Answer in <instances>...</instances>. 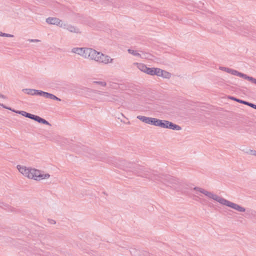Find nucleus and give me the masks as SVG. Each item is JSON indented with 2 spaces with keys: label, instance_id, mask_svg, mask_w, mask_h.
Segmentation results:
<instances>
[{
  "label": "nucleus",
  "instance_id": "f257e3e1",
  "mask_svg": "<svg viewBox=\"0 0 256 256\" xmlns=\"http://www.w3.org/2000/svg\"><path fill=\"white\" fill-rule=\"evenodd\" d=\"M193 190L196 192L198 194V192L204 194L208 198L214 200L222 205L226 206L232 208H233L239 212H244L246 208L240 205L231 202L222 197H220L212 192L206 190L200 187L196 186L193 188Z\"/></svg>",
  "mask_w": 256,
  "mask_h": 256
},
{
  "label": "nucleus",
  "instance_id": "f03ea898",
  "mask_svg": "<svg viewBox=\"0 0 256 256\" xmlns=\"http://www.w3.org/2000/svg\"><path fill=\"white\" fill-rule=\"evenodd\" d=\"M119 167L127 173V176L137 175L140 176H146L144 174V172H148V168L140 166L136 164L128 162L125 160L120 162Z\"/></svg>",
  "mask_w": 256,
  "mask_h": 256
},
{
  "label": "nucleus",
  "instance_id": "7ed1b4c3",
  "mask_svg": "<svg viewBox=\"0 0 256 256\" xmlns=\"http://www.w3.org/2000/svg\"><path fill=\"white\" fill-rule=\"evenodd\" d=\"M22 91L27 94L30 96H40L46 98H50L53 100H56L58 101H61V100L54 96V94L48 93L47 92H43L40 90H37L35 89L32 88H24L22 90Z\"/></svg>",
  "mask_w": 256,
  "mask_h": 256
},
{
  "label": "nucleus",
  "instance_id": "20e7f679",
  "mask_svg": "<svg viewBox=\"0 0 256 256\" xmlns=\"http://www.w3.org/2000/svg\"><path fill=\"white\" fill-rule=\"evenodd\" d=\"M162 178H163L162 183L166 186L178 190H180V182L178 178L170 175H166L165 177H162Z\"/></svg>",
  "mask_w": 256,
  "mask_h": 256
},
{
  "label": "nucleus",
  "instance_id": "39448f33",
  "mask_svg": "<svg viewBox=\"0 0 256 256\" xmlns=\"http://www.w3.org/2000/svg\"><path fill=\"white\" fill-rule=\"evenodd\" d=\"M12 112L22 114V116L26 118L33 120L39 123H42L46 125L50 126V124L47 120L40 118L39 116L28 113L25 111L12 110Z\"/></svg>",
  "mask_w": 256,
  "mask_h": 256
},
{
  "label": "nucleus",
  "instance_id": "423d86ee",
  "mask_svg": "<svg viewBox=\"0 0 256 256\" xmlns=\"http://www.w3.org/2000/svg\"><path fill=\"white\" fill-rule=\"evenodd\" d=\"M50 177L48 174H44L42 172L37 169L32 168L30 179L36 180H40L44 179H48Z\"/></svg>",
  "mask_w": 256,
  "mask_h": 256
},
{
  "label": "nucleus",
  "instance_id": "0eeeda50",
  "mask_svg": "<svg viewBox=\"0 0 256 256\" xmlns=\"http://www.w3.org/2000/svg\"><path fill=\"white\" fill-rule=\"evenodd\" d=\"M219 69L221 70L224 71L232 75L236 76L242 78L244 79L247 80L251 82H252V79L254 78L253 77L248 76L246 74L239 72L236 70L230 68H228L220 66Z\"/></svg>",
  "mask_w": 256,
  "mask_h": 256
},
{
  "label": "nucleus",
  "instance_id": "6e6552de",
  "mask_svg": "<svg viewBox=\"0 0 256 256\" xmlns=\"http://www.w3.org/2000/svg\"><path fill=\"white\" fill-rule=\"evenodd\" d=\"M148 172H144L143 174H146V176H142L143 178H146L150 180L154 181V182H160L162 183L163 178L162 177H165L166 175H162V174H154L152 170L148 169Z\"/></svg>",
  "mask_w": 256,
  "mask_h": 256
},
{
  "label": "nucleus",
  "instance_id": "1a4fd4ad",
  "mask_svg": "<svg viewBox=\"0 0 256 256\" xmlns=\"http://www.w3.org/2000/svg\"><path fill=\"white\" fill-rule=\"evenodd\" d=\"M92 60L99 63L108 64L109 63H112L114 59L112 58L110 56L100 52L99 54L97 55V56H95Z\"/></svg>",
  "mask_w": 256,
  "mask_h": 256
},
{
  "label": "nucleus",
  "instance_id": "9d476101",
  "mask_svg": "<svg viewBox=\"0 0 256 256\" xmlns=\"http://www.w3.org/2000/svg\"><path fill=\"white\" fill-rule=\"evenodd\" d=\"M104 95V97L100 98L99 100L101 102H114L118 100V98L116 96L110 94L108 92H102V94Z\"/></svg>",
  "mask_w": 256,
  "mask_h": 256
},
{
  "label": "nucleus",
  "instance_id": "9b49d317",
  "mask_svg": "<svg viewBox=\"0 0 256 256\" xmlns=\"http://www.w3.org/2000/svg\"><path fill=\"white\" fill-rule=\"evenodd\" d=\"M19 172L24 176L30 178V177L31 168H27L26 166L18 165L16 166Z\"/></svg>",
  "mask_w": 256,
  "mask_h": 256
},
{
  "label": "nucleus",
  "instance_id": "f8f14e48",
  "mask_svg": "<svg viewBox=\"0 0 256 256\" xmlns=\"http://www.w3.org/2000/svg\"><path fill=\"white\" fill-rule=\"evenodd\" d=\"M88 48H73L72 49V52L78 54L83 58H85L86 56V52L88 50Z\"/></svg>",
  "mask_w": 256,
  "mask_h": 256
},
{
  "label": "nucleus",
  "instance_id": "ddd939ff",
  "mask_svg": "<svg viewBox=\"0 0 256 256\" xmlns=\"http://www.w3.org/2000/svg\"><path fill=\"white\" fill-rule=\"evenodd\" d=\"M99 52L93 48H88L86 50L85 58L92 60L95 56H97V55L99 54Z\"/></svg>",
  "mask_w": 256,
  "mask_h": 256
},
{
  "label": "nucleus",
  "instance_id": "4468645a",
  "mask_svg": "<svg viewBox=\"0 0 256 256\" xmlns=\"http://www.w3.org/2000/svg\"><path fill=\"white\" fill-rule=\"evenodd\" d=\"M84 90H85V94L88 97H94V94H98L100 95L102 94V92L97 90H92L86 88H85Z\"/></svg>",
  "mask_w": 256,
  "mask_h": 256
},
{
  "label": "nucleus",
  "instance_id": "2eb2a0df",
  "mask_svg": "<svg viewBox=\"0 0 256 256\" xmlns=\"http://www.w3.org/2000/svg\"><path fill=\"white\" fill-rule=\"evenodd\" d=\"M46 22L50 24L58 26L61 23L62 20L57 18L49 17L46 19Z\"/></svg>",
  "mask_w": 256,
  "mask_h": 256
},
{
  "label": "nucleus",
  "instance_id": "dca6fc26",
  "mask_svg": "<svg viewBox=\"0 0 256 256\" xmlns=\"http://www.w3.org/2000/svg\"><path fill=\"white\" fill-rule=\"evenodd\" d=\"M0 208L10 212H15L16 208L0 200Z\"/></svg>",
  "mask_w": 256,
  "mask_h": 256
},
{
  "label": "nucleus",
  "instance_id": "f3484780",
  "mask_svg": "<svg viewBox=\"0 0 256 256\" xmlns=\"http://www.w3.org/2000/svg\"><path fill=\"white\" fill-rule=\"evenodd\" d=\"M168 126L166 128L171 129L172 130H182V128L176 124L172 123L170 121H168Z\"/></svg>",
  "mask_w": 256,
  "mask_h": 256
},
{
  "label": "nucleus",
  "instance_id": "a211bd4d",
  "mask_svg": "<svg viewBox=\"0 0 256 256\" xmlns=\"http://www.w3.org/2000/svg\"><path fill=\"white\" fill-rule=\"evenodd\" d=\"M84 150H86V152L89 154V156L92 158H96L97 153L93 150L88 148H84Z\"/></svg>",
  "mask_w": 256,
  "mask_h": 256
},
{
  "label": "nucleus",
  "instance_id": "6ab92c4d",
  "mask_svg": "<svg viewBox=\"0 0 256 256\" xmlns=\"http://www.w3.org/2000/svg\"><path fill=\"white\" fill-rule=\"evenodd\" d=\"M137 118L146 124H150L151 118L142 116H137Z\"/></svg>",
  "mask_w": 256,
  "mask_h": 256
},
{
  "label": "nucleus",
  "instance_id": "aec40b11",
  "mask_svg": "<svg viewBox=\"0 0 256 256\" xmlns=\"http://www.w3.org/2000/svg\"><path fill=\"white\" fill-rule=\"evenodd\" d=\"M67 30L73 33L78 34L80 32V30L78 28L70 24H69L68 26V27Z\"/></svg>",
  "mask_w": 256,
  "mask_h": 256
},
{
  "label": "nucleus",
  "instance_id": "412c9836",
  "mask_svg": "<svg viewBox=\"0 0 256 256\" xmlns=\"http://www.w3.org/2000/svg\"><path fill=\"white\" fill-rule=\"evenodd\" d=\"M230 99L231 100H234L236 102H238L240 103H241V104H246V105H247L250 107H251V106L252 104V103H250V102H246V101H244V100H241L240 99H238L237 98H236L234 97H232V96H230Z\"/></svg>",
  "mask_w": 256,
  "mask_h": 256
},
{
  "label": "nucleus",
  "instance_id": "4be33fe9",
  "mask_svg": "<svg viewBox=\"0 0 256 256\" xmlns=\"http://www.w3.org/2000/svg\"><path fill=\"white\" fill-rule=\"evenodd\" d=\"M134 64H136L138 68L141 70L142 72H146V71L147 70L148 67L143 64H139V63H135Z\"/></svg>",
  "mask_w": 256,
  "mask_h": 256
},
{
  "label": "nucleus",
  "instance_id": "5701e85b",
  "mask_svg": "<svg viewBox=\"0 0 256 256\" xmlns=\"http://www.w3.org/2000/svg\"><path fill=\"white\" fill-rule=\"evenodd\" d=\"M160 121V120H159V119L151 118L150 124H152V125L155 126H158Z\"/></svg>",
  "mask_w": 256,
  "mask_h": 256
},
{
  "label": "nucleus",
  "instance_id": "b1692460",
  "mask_svg": "<svg viewBox=\"0 0 256 256\" xmlns=\"http://www.w3.org/2000/svg\"><path fill=\"white\" fill-rule=\"evenodd\" d=\"M168 120H160L158 126L162 128H167Z\"/></svg>",
  "mask_w": 256,
  "mask_h": 256
},
{
  "label": "nucleus",
  "instance_id": "393cba45",
  "mask_svg": "<svg viewBox=\"0 0 256 256\" xmlns=\"http://www.w3.org/2000/svg\"><path fill=\"white\" fill-rule=\"evenodd\" d=\"M160 76L166 78H170L171 76V74L169 72L162 70Z\"/></svg>",
  "mask_w": 256,
  "mask_h": 256
},
{
  "label": "nucleus",
  "instance_id": "a878e982",
  "mask_svg": "<svg viewBox=\"0 0 256 256\" xmlns=\"http://www.w3.org/2000/svg\"><path fill=\"white\" fill-rule=\"evenodd\" d=\"M154 68H148L147 70L146 71V74L151 75V76H154Z\"/></svg>",
  "mask_w": 256,
  "mask_h": 256
},
{
  "label": "nucleus",
  "instance_id": "bb28decb",
  "mask_svg": "<svg viewBox=\"0 0 256 256\" xmlns=\"http://www.w3.org/2000/svg\"><path fill=\"white\" fill-rule=\"evenodd\" d=\"M128 52L129 54H132L133 56H138V57H141V55L136 50H132L131 49H128Z\"/></svg>",
  "mask_w": 256,
  "mask_h": 256
},
{
  "label": "nucleus",
  "instance_id": "cd10ccee",
  "mask_svg": "<svg viewBox=\"0 0 256 256\" xmlns=\"http://www.w3.org/2000/svg\"><path fill=\"white\" fill-rule=\"evenodd\" d=\"M154 70V75H156L158 76H160L162 70L159 68H155Z\"/></svg>",
  "mask_w": 256,
  "mask_h": 256
},
{
  "label": "nucleus",
  "instance_id": "c85d7f7f",
  "mask_svg": "<svg viewBox=\"0 0 256 256\" xmlns=\"http://www.w3.org/2000/svg\"><path fill=\"white\" fill-rule=\"evenodd\" d=\"M244 152L248 154H250V155H252V156H256V150H250V149H248Z\"/></svg>",
  "mask_w": 256,
  "mask_h": 256
},
{
  "label": "nucleus",
  "instance_id": "c756f323",
  "mask_svg": "<svg viewBox=\"0 0 256 256\" xmlns=\"http://www.w3.org/2000/svg\"><path fill=\"white\" fill-rule=\"evenodd\" d=\"M93 83L100 85L102 86H106V82L104 81H94Z\"/></svg>",
  "mask_w": 256,
  "mask_h": 256
},
{
  "label": "nucleus",
  "instance_id": "7c9ffc66",
  "mask_svg": "<svg viewBox=\"0 0 256 256\" xmlns=\"http://www.w3.org/2000/svg\"><path fill=\"white\" fill-rule=\"evenodd\" d=\"M0 36L8 37V38H13L14 37V35H12V34H6V33H3V32H0Z\"/></svg>",
  "mask_w": 256,
  "mask_h": 256
},
{
  "label": "nucleus",
  "instance_id": "2f4dec72",
  "mask_svg": "<svg viewBox=\"0 0 256 256\" xmlns=\"http://www.w3.org/2000/svg\"><path fill=\"white\" fill-rule=\"evenodd\" d=\"M68 26H69L68 24H66V23H64L62 22H61V23H60V24H58V26H60V28H66V30H67L68 27Z\"/></svg>",
  "mask_w": 256,
  "mask_h": 256
},
{
  "label": "nucleus",
  "instance_id": "473e14b6",
  "mask_svg": "<svg viewBox=\"0 0 256 256\" xmlns=\"http://www.w3.org/2000/svg\"><path fill=\"white\" fill-rule=\"evenodd\" d=\"M28 40L30 42H40V40H37V39H29V40Z\"/></svg>",
  "mask_w": 256,
  "mask_h": 256
},
{
  "label": "nucleus",
  "instance_id": "72a5a7b5",
  "mask_svg": "<svg viewBox=\"0 0 256 256\" xmlns=\"http://www.w3.org/2000/svg\"><path fill=\"white\" fill-rule=\"evenodd\" d=\"M250 214H251V216H252L253 217L256 218V211L252 210V211L250 212Z\"/></svg>",
  "mask_w": 256,
  "mask_h": 256
},
{
  "label": "nucleus",
  "instance_id": "f704fd0d",
  "mask_svg": "<svg viewBox=\"0 0 256 256\" xmlns=\"http://www.w3.org/2000/svg\"><path fill=\"white\" fill-rule=\"evenodd\" d=\"M48 220L49 222V223L50 224H56V221L53 220L48 219Z\"/></svg>",
  "mask_w": 256,
  "mask_h": 256
},
{
  "label": "nucleus",
  "instance_id": "c9c22d12",
  "mask_svg": "<svg viewBox=\"0 0 256 256\" xmlns=\"http://www.w3.org/2000/svg\"><path fill=\"white\" fill-rule=\"evenodd\" d=\"M104 160L107 162H110V160L109 158H106V159L104 158V160Z\"/></svg>",
  "mask_w": 256,
  "mask_h": 256
},
{
  "label": "nucleus",
  "instance_id": "e433bc0d",
  "mask_svg": "<svg viewBox=\"0 0 256 256\" xmlns=\"http://www.w3.org/2000/svg\"><path fill=\"white\" fill-rule=\"evenodd\" d=\"M0 98H4V99L6 98V96H5L4 95H3L2 94H0Z\"/></svg>",
  "mask_w": 256,
  "mask_h": 256
},
{
  "label": "nucleus",
  "instance_id": "4c0bfd02",
  "mask_svg": "<svg viewBox=\"0 0 256 256\" xmlns=\"http://www.w3.org/2000/svg\"><path fill=\"white\" fill-rule=\"evenodd\" d=\"M0 106H2L3 108H8V107L6 106L5 105H4V104H0Z\"/></svg>",
  "mask_w": 256,
  "mask_h": 256
},
{
  "label": "nucleus",
  "instance_id": "58836bf2",
  "mask_svg": "<svg viewBox=\"0 0 256 256\" xmlns=\"http://www.w3.org/2000/svg\"><path fill=\"white\" fill-rule=\"evenodd\" d=\"M252 82L256 84V79L254 78Z\"/></svg>",
  "mask_w": 256,
  "mask_h": 256
},
{
  "label": "nucleus",
  "instance_id": "ea45409f",
  "mask_svg": "<svg viewBox=\"0 0 256 256\" xmlns=\"http://www.w3.org/2000/svg\"><path fill=\"white\" fill-rule=\"evenodd\" d=\"M251 108H252L256 110V105L254 104H252L251 106Z\"/></svg>",
  "mask_w": 256,
  "mask_h": 256
},
{
  "label": "nucleus",
  "instance_id": "a19ab883",
  "mask_svg": "<svg viewBox=\"0 0 256 256\" xmlns=\"http://www.w3.org/2000/svg\"><path fill=\"white\" fill-rule=\"evenodd\" d=\"M7 109H8V110H12H12H12V109L10 108V107H8V108H7Z\"/></svg>",
  "mask_w": 256,
  "mask_h": 256
}]
</instances>
